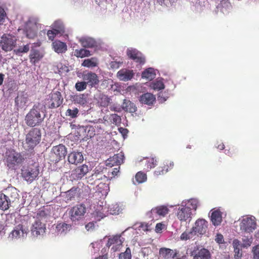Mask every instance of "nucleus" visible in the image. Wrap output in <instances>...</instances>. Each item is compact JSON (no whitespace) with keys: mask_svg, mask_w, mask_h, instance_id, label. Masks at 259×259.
I'll return each instance as SVG.
<instances>
[{"mask_svg":"<svg viewBox=\"0 0 259 259\" xmlns=\"http://www.w3.org/2000/svg\"><path fill=\"white\" fill-rule=\"evenodd\" d=\"M41 138V130L39 128H31L25 135V141L22 142L23 148L27 151H32L40 143Z\"/></svg>","mask_w":259,"mask_h":259,"instance_id":"1","label":"nucleus"},{"mask_svg":"<svg viewBox=\"0 0 259 259\" xmlns=\"http://www.w3.org/2000/svg\"><path fill=\"white\" fill-rule=\"evenodd\" d=\"M4 161L9 168L15 169L16 167L21 164L25 159L21 153L13 149H8L4 155Z\"/></svg>","mask_w":259,"mask_h":259,"instance_id":"2","label":"nucleus"},{"mask_svg":"<svg viewBox=\"0 0 259 259\" xmlns=\"http://www.w3.org/2000/svg\"><path fill=\"white\" fill-rule=\"evenodd\" d=\"M45 114H41L39 109L34 106L28 112L25 117V122L27 125L32 128L40 125L43 122Z\"/></svg>","mask_w":259,"mask_h":259,"instance_id":"3","label":"nucleus"},{"mask_svg":"<svg viewBox=\"0 0 259 259\" xmlns=\"http://www.w3.org/2000/svg\"><path fill=\"white\" fill-rule=\"evenodd\" d=\"M87 208L85 204L83 203L77 204L69 208L67 212L69 217L72 222H78L82 220L86 212Z\"/></svg>","mask_w":259,"mask_h":259,"instance_id":"4","label":"nucleus"},{"mask_svg":"<svg viewBox=\"0 0 259 259\" xmlns=\"http://www.w3.org/2000/svg\"><path fill=\"white\" fill-rule=\"evenodd\" d=\"M67 149L62 144L54 146L49 155V159L53 163H57L65 158Z\"/></svg>","mask_w":259,"mask_h":259,"instance_id":"5","label":"nucleus"},{"mask_svg":"<svg viewBox=\"0 0 259 259\" xmlns=\"http://www.w3.org/2000/svg\"><path fill=\"white\" fill-rule=\"evenodd\" d=\"M22 177L27 182H32L38 176L39 171L38 166L35 164H31L22 169Z\"/></svg>","mask_w":259,"mask_h":259,"instance_id":"6","label":"nucleus"},{"mask_svg":"<svg viewBox=\"0 0 259 259\" xmlns=\"http://www.w3.org/2000/svg\"><path fill=\"white\" fill-rule=\"evenodd\" d=\"M16 41L14 36L4 34L0 40V48L6 52L11 51L15 47Z\"/></svg>","mask_w":259,"mask_h":259,"instance_id":"7","label":"nucleus"},{"mask_svg":"<svg viewBox=\"0 0 259 259\" xmlns=\"http://www.w3.org/2000/svg\"><path fill=\"white\" fill-rule=\"evenodd\" d=\"M63 101V98L61 93L56 91L52 92L49 95V98L47 100V104L49 108H56L62 104Z\"/></svg>","mask_w":259,"mask_h":259,"instance_id":"8","label":"nucleus"},{"mask_svg":"<svg viewBox=\"0 0 259 259\" xmlns=\"http://www.w3.org/2000/svg\"><path fill=\"white\" fill-rule=\"evenodd\" d=\"M90 170V167L83 164L81 165L76 167L71 171L70 176L72 181H77L84 177Z\"/></svg>","mask_w":259,"mask_h":259,"instance_id":"9","label":"nucleus"},{"mask_svg":"<svg viewBox=\"0 0 259 259\" xmlns=\"http://www.w3.org/2000/svg\"><path fill=\"white\" fill-rule=\"evenodd\" d=\"M240 230L246 232H252L256 228L255 218L246 217L241 220L240 224Z\"/></svg>","mask_w":259,"mask_h":259,"instance_id":"10","label":"nucleus"},{"mask_svg":"<svg viewBox=\"0 0 259 259\" xmlns=\"http://www.w3.org/2000/svg\"><path fill=\"white\" fill-rule=\"evenodd\" d=\"M192 211L190 206L181 205L179 207L177 212V217L181 222L190 221L192 219Z\"/></svg>","mask_w":259,"mask_h":259,"instance_id":"11","label":"nucleus"},{"mask_svg":"<svg viewBox=\"0 0 259 259\" xmlns=\"http://www.w3.org/2000/svg\"><path fill=\"white\" fill-rule=\"evenodd\" d=\"M193 259H212L211 254L209 250L205 248L196 246L191 252Z\"/></svg>","mask_w":259,"mask_h":259,"instance_id":"12","label":"nucleus"},{"mask_svg":"<svg viewBox=\"0 0 259 259\" xmlns=\"http://www.w3.org/2000/svg\"><path fill=\"white\" fill-rule=\"evenodd\" d=\"M126 55L128 57L140 65L145 64L146 60L143 54L135 49H127Z\"/></svg>","mask_w":259,"mask_h":259,"instance_id":"13","label":"nucleus"},{"mask_svg":"<svg viewBox=\"0 0 259 259\" xmlns=\"http://www.w3.org/2000/svg\"><path fill=\"white\" fill-rule=\"evenodd\" d=\"M124 156L123 152H120L117 154H114L113 156L110 157L105 161L106 166L112 167L114 165L120 166L123 163Z\"/></svg>","mask_w":259,"mask_h":259,"instance_id":"14","label":"nucleus"},{"mask_svg":"<svg viewBox=\"0 0 259 259\" xmlns=\"http://www.w3.org/2000/svg\"><path fill=\"white\" fill-rule=\"evenodd\" d=\"M82 193V190L79 187L74 186L70 190L64 193V198L66 202H68L75 199L80 197Z\"/></svg>","mask_w":259,"mask_h":259,"instance_id":"15","label":"nucleus"},{"mask_svg":"<svg viewBox=\"0 0 259 259\" xmlns=\"http://www.w3.org/2000/svg\"><path fill=\"white\" fill-rule=\"evenodd\" d=\"M208 222L203 219H199L195 222L192 230L197 234L203 235L206 232Z\"/></svg>","mask_w":259,"mask_h":259,"instance_id":"16","label":"nucleus"},{"mask_svg":"<svg viewBox=\"0 0 259 259\" xmlns=\"http://www.w3.org/2000/svg\"><path fill=\"white\" fill-rule=\"evenodd\" d=\"M82 78L86 83L91 87L98 84L99 80L98 75L94 72H89L82 75Z\"/></svg>","mask_w":259,"mask_h":259,"instance_id":"17","label":"nucleus"},{"mask_svg":"<svg viewBox=\"0 0 259 259\" xmlns=\"http://www.w3.org/2000/svg\"><path fill=\"white\" fill-rule=\"evenodd\" d=\"M46 230L45 224L41 223L39 220H36L32 224L31 231L32 235L34 236L43 234Z\"/></svg>","mask_w":259,"mask_h":259,"instance_id":"18","label":"nucleus"},{"mask_svg":"<svg viewBox=\"0 0 259 259\" xmlns=\"http://www.w3.org/2000/svg\"><path fill=\"white\" fill-rule=\"evenodd\" d=\"M68 161L70 164L77 165L83 161V155L80 152H72L68 156Z\"/></svg>","mask_w":259,"mask_h":259,"instance_id":"19","label":"nucleus"},{"mask_svg":"<svg viewBox=\"0 0 259 259\" xmlns=\"http://www.w3.org/2000/svg\"><path fill=\"white\" fill-rule=\"evenodd\" d=\"M28 232V229L27 227H24L22 224H19L15 227L14 230L12 232V236L10 237L17 238L21 236L24 237V235H27Z\"/></svg>","mask_w":259,"mask_h":259,"instance_id":"20","label":"nucleus"},{"mask_svg":"<svg viewBox=\"0 0 259 259\" xmlns=\"http://www.w3.org/2000/svg\"><path fill=\"white\" fill-rule=\"evenodd\" d=\"M169 210L167 206L165 205H160L153 208L150 211V214L152 215H158L159 217H165L168 213ZM151 218H154L150 215Z\"/></svg>","mask_w":259,"mask_h":259,"instance_id":"21","label":"nucleus"},{"mask_svg":"<svg viewBox=\"0 0 259 259\" xmlns=\"http://www.w3.org/2000/svg\"><path fill=\"white\" fill-rule=\"evenodd\" d=\"M5 196L10 202L13 203L17 202L19 200V195L17 192V189L14 187L9 188L6 190Z\"/></svg>","mask_w":259,"mask_h":259,"instance_id":"22","label":"nucleus"},{"mask_svg":"<svg viewBox=\"0 0 259 259\" xmlns=\"http://www.w3.org/2000/svg\"><path fill=\"white\" fill-rule=\"evenodd\" d=\"M134 73L133 70L126 69H122L117 73V76L118 79L122 81H128L131 80L134 76Z\"/></svg>","mask_w":259,"mask_h":259,"instance_id":"23","label":"nucleus"},{"mask_svg":"<svg viewBox=\"0 0 259 259\" xmlns=\"http://www.w3.org/2000/svg\"><path fill=\"white\" fill-rule=\"evenodd\" d=\"M71 229V225L65 222L58 223L55 227L56 232L58 234L64 235L67 233Z\"/></svg>","mask_w":259,"mask_h":259,"instance_id":"24","label":"nucleus"},{"mask_svg":"<svg viewBox=\"0 0 259 259\" xmlns=\"http://www.w3.org/2000/svg\"><path fill=\"white\" fill-rule=\"evenodd\" d=\"M95 99L98 104L101 107H107L110 101V99L103 93H99L96 94Z\"/></svg>","mask_w":259,"mask_h":259,"instance_id":"25","label":"nucleus"},{"mask_svg":"<svg viewBox=\"0 0 259 259\" xmlns=\"http://www.w3.org/2000/svg\"><path fill=\"white\" fill-rule=\"evenodd\" d=\"M53 49L58 54L65 53L67 50V47L65 42L56 40L52 43Z\"/></svg>","mask_w":259,"mask_h":259,"instance_id":"26","label":"nucleus"},{"mask_svg":"<svg viewBox=\"0 0 259 259\" xmlns=\"http://www.w3.org/2000/svg\"><path fill=\"white\" fill-rule=\"evenodd\" d=\"M139 100L143 104L150 105L155 101V97L153 94L147 93L142 95Z\"/></svg>","mask_w":259,"mask_h":259,"instance_id":"27","label":"nucleus"},{"mask_svg":"<svg viewBox=\"0 0 259 259\" xmlns=\"http://www.w3.org/2000/svg\"><path fill=\"white\" fill-rule=\"evenodd\" d=\"M27 102V96L26 94L21 93L19 94L15 99V106L18 108H23Z\"/></svg>","mask_w":259,"mask_h":259,"instance_id":"28","label":"nucleus"},{"mask_svg":"<svg viewBox=\"0 0 259 259\" xmlns=\"http://www.w3.org/2000/svg\"><path fill=\"white\" fill-rule=\"evenodd\" d=\"M79 42L84 48H93L97 46L96 41L91 37H82L79 39Z\"/></svg>","mask_w":259,"mask_h":259,"instance_id":"29","label":"nucleus"},{"mask_svg":"<svg viewBox=\"0 0 259 259\" xmlns=\"http://www.w3.org/2000/svg\"><path fill=\"white\" fill-rule=\"evenodd\" d=\"M120 238V236L115 235L112 238H109L106 246L109 247L112 245H113L114 246L113 248L115 247V250H116L119 246L122 245V241Z\"/></svg>","mask_w":259,"mask_h":259,"instance_id":"30","label":"nucleus"},{"mask_svg":"<svg viewBox=\"0 0 259 259\" xmlns=\"http://www.w3.org/2000/svg\"><path fill=\"white\" fill-rule=\"evenodd\" d=\"M210 220L213 225L218 226L220 225L222 221L221 212L219 210H214L212 212L210 216Z\"/></svg>","mask_w":259,"mask_h":259,"instance_id":"31","label":"nucleus"},{"mask_svg":"<svg viewBox=\"0 0 259 259\" xmlns=\"http://www.w3.org/2000/svg\"><path fill=\"white\" fill-rule=\"evenodd\" d=\"M43 55L38 50L32 49L29 55L30 62L32 63L35 64L38 62L42 58Z\"/></svg>","mask_w":259,"mask_h":259,"instance_id":"32","label":"nucleus"},{"mask_svg":"<svg viewBox=\"0 0 259 259\" xmlns=\"http://www.w3.org/2000/svg\"><path fill=\"white\" fill-rule=\"evenodd\" d=\"M122 108L124 110L130 113H134L137 111L136 105L129 100H124Z\"/></svg>","mask_w":259,"mask_h":259,"instance_id":"33","label":"nucleus"},{"mask_svg":"<svg viewBox=\"0 0 259 259\" xmlns=\"http://www.w3.org/2000/svg\"><path fill=\"white\" fill-rule=\"evenodd\" d=\"M10 200H8L5 194H0V209L3 210H8L10 205Z\"/></svg>","mask_w":259,"mask_h":259,"instance_id":"34","label":"nucleus"},{"mask_svg":"<svg viewBox=\"0 0 259 259\" xmlns=\"http://www.w3.org/2000/svg\"><path fill=\"white\" fill-rule=\"evenodd\" d=\"M98 65V59L95 57L87 59L81 63V66L88 68H93L97 67Z\"/></svg>","mask_w":259,"mask_h":259,"instance_id":"35","label":"nucleus"},{"mask_svg":"<svg viewBox=\"0 0 259 259\" xmlns=\"http://www.w3.org/2000/svg\"><path fill=\"white\" fill-rule=\"evenodd\" d=\"M120 166H118L117 167L113 168L110 167V168L108 169L106 178H108L109 179L111 180L113 178H114L115 177L118 176L120 174Z\"/></svg>","mask_w":259,"mask_h":259,"instance_id":"36","label":"nucleus"},{"mask_svg":"<svg viewBox=\"0 0 259 259\" xmlns=\"http://www.w3.org/2000/svg\"><path fill=\"white\" fill-rule=\"evenodd\" d=\"M91 55V52L86 49H76L74 51V56L77 58H84L89 57Z\"/></svg>","mask_w":259,"mask_h":259,"instance_id":"37","label":"nucleus"},{"mask_svg":"<svg viewBox=\"0 0 259 259\" xmlns=\"http://www.w3.org/2000/svg\"><path fill=\"white\" fill-rule=\"evenodd\" d=\"M73 101L75 103L80 105H85L87 103V98L84 94H80L79 95H75L73 97Z\"/></svg>","mask_w":259,"mask_h":259,"instance_id":"38","label":"nucleus"},{"mask_svg":"<svg viewBox=\"0 0 259 259\" xmlns=\"http://www.w3.org/2000/svg\"><path fill=\"white\" fill-rule=\"evenodd\" d=\"M155 74L152 68H148L144 71L142 73L143 78H147L149 80H152L155 77Z\"/></svg>","mask_w":259,"mask_h":259,"instance_id":"39","label":"nucleus"},{"mask_svg":"<svg viewBox=\"0 0 259 259\" xmlns=\"http://www.w3.org/2000/svg\"><path fill=\"white\" fill-rule=\"evenodd\" d=\"M197 234L196 232H194L192 228L189 231H185L181 235V239L183 240H187L188 239H192L195 235Z\"/></svg>","mask_w":259,"mask_h":259,"instance_id":"40","label":"nucleus"},{"mask_svg":"<svg viewBox=\"0 0 259 259\" xmlns=\"http://www.w3.org/2000/svg\"><path fill=\"white\" fill-rule=\"evenodd\" d=\"M146 169L149 170L154 167L157 163V161L154 158H147L146 159Z\"/></svg>","mask_w":259,"mask_h":259,"instance_id":"41","label":"nucleus"},{"mask_svg":"<svg viewBox=\"0 0 259 259\" xmlns=\"http://www.w3.org/2000/svg\"><path fill=\"white\" fill-rule=\"evenodd\" d=\"M172 252V250L167 248H161L159 250L160 255L166 258L171 257Z\"/></svg>","mask_w":259,"mask_h":259,"instance_id":"42","label":"nucleus"},{"mask_svg":"<svg viewBox=\"0 0 259 259\" xmlns=\"http://www.w3.org/2000/svg\"><path fill=\"white\" fill-rule=\"evenodd\" d=\"M26 35L27 37L30 39H32L36 37L37 35V30L35 27L27 28L26 30Z\"/></svg>","mask_w":259,"mask_h":259,"instance_id":"43","label":"nucleus"},{"mask_svg":"<svg viewBox=\"0 0 259 259\" xmlns=\"http://www.w3.org/2000/svg\"><path fill=\"white\" fill-rule=\"evenodd\" d=\"M79 110L76 107H73L72 109H68L66 112V115L72 118L77 117Z\"/></svg>","mask_w":259,"mask_h":259,"instance_id":"44","label":"nucleus"},{"mask_svg":"<svg viewBox=\"0 0 259 259\" xmlns=\"http://www.w3.org/2000/svg\"><path fill=\"white\" fill-rule=\"evenodd\" d=\"M151 87L155 90L159 91L164 88V84L162 81L158 80L153 81L151 83Z\"/></svg>","mask_w":259,"mask_h":259,"instance_id":"45","label":"nucleus"},{"mask_svg":"<svg viewBox=\"0 0 259 259\" xmlns=\"http://www.w3.org/2000/svg\"><path fill=\"white\" fill-rule=\"evenodd\" d=\"M131 258H132L131 250L130 248V247H127L124 252H121L119 254L118 259H131Z\"/></svg>","mask_w":259,"mask_h":259,"instance_id":"46","label":"nucleus"},{"mask_svg":"<svg viewBox=\"0 0 259 259\" xmlns=\"http://www.w3.org/2000/svg\"><path fill=\"white\" fill-rule=\"evenodd\" d=\"M135 179L138 183H142L146 180L147 176L145 173L139 171L136 175Z\"/></svg>","mask_w":259,"mask_h":259,"instance_id":"47","label":"nucleus"},{"mask_svg":"<svg viewBox=\"0 0 259 259\" xmlns=\"http://www.w3.org/2000/svg\"><path fill=\"white\" fill-rule=\"evenodd\" d=\"M88 84L86 81H78L75 84V89L77 91H82L87 89Z\"/></svg>","mask_w":259,"mask_h":259,"instance_id":"48","label":"nucleus"},{"mask_svg":"<svg viewBox=\"0 0 259 259\" xmlns=\"http://www.w3.org/2000/svg\"><path fill=\"white\" fill-rule=\"evenodd\" d=\"M174 166L173 162L167 161L163 163V164L159 166L160 168H162L163 170H166V172L171 169Z\"/></svg>","mask_w":259,"mask_h":259,"instance_id":"49","label":"nucleus"},{"mask_svg":"<svg viewBox=\"0 0 259 259\" xmlns=\"http://www.w3.org/2000/svg\"><path fill=\"white\" fill-rule=\"evenodd\" d=\"M59 33V31L56 29L49 30L47 32L48 38L51 40H53L56 36Z\"/></svg>","mask_w":259,"mask_h":259,"instance_id":"50","label":"nucleus"},{"mask_svg":"<svg viewBox=\"0 0 259 259\" xmlns=\"http://www.w3.org/2000/svg\"><path fill=\"white\" fill-rule=\"evenodd\" d=\"M29 50V46L28 44H27L23 47H20L18 49L14 50V53L18 55L20 53H27Z\"/></svg>","mask_w":259,"mask_h":259,"instance_id":"51","label":"nucleus"},{"mask_svg":"<svg viewBox=\"0 0 259 259\" xmlns=\"http://www.w3.org/2000/svg\"><path fill=\"white\" fill-rule=\"evenodd\" d=\"M252 240L253 239L252 237H250V238L245 237L242 239L243 243L241 246L243 247H248L252 244Z\"/></svg>","mask_w":259,"mask_h":259,"instance_id":"52","label":"nucleus"},{"mask_svg":"<svg viewBox=\"0 0 259 259\" xmlns=\"http://www.w3.org/2000/svg\"><path fill=\"white\" fill-rule=\"evenodd\" d=\"M57 68L58 69L59 73L61 75L69 71L68 67L65 65H63L62 63L58 64L57 65Z\"/></svg>","mask_w":259,"mask_h":259,"instance_id":"53","label":"nucleus"},{"mask_svg":"<svg viewBox=\"0 0 259 259\" xmlns=\"http://www.w3.org/2000/svg\"><path fill=\"white\" fill-rule=\"evenodd\" d=\"M198 204V201L195 199H192L189 200L186 206H190L192 209L196 210Z\"/></svg>","mask_w":259,"mask_h":259,"instance_id":"54","label":"nucleus"},{"mask_svg":"<svg viewBox=\"0 0 259 259\" xmlns=\"http://www.w3.org/2000/svg\"><path fill=\"white\" fill-rule=\"evenodd\" d=\"M225 152L226 154L230 157H232L236 154L237 150L234 146H231L228 149H226Z\"/></svg>","mask_w":259,"mask_h":259,"instance_id":"55","label":"nucleus"},{"mask_svg":"<svg viewBox=\"0 0 259 259\" xmlns=\"http://www.w3.org/2000/svg\"><path fill=\"white\" fill-rule=\"evenodd\" d=\"M176 0H157V3L162 6L169 7L171 6L172 4L175 2Z\"/></svg>","mask_w":259,"mask_h":259,"instance_id":"56","label":"nucleus"},{"mask_svg":"<svg viewBox=\"0 0 259 259\" xmlns=\"http://www.w3.org/2000/svg\"><path fill=\"white\" fill-rule=\"evenodd\" d=\"M110 117L112 120L113 123L115 124H120L121 123V118L116 114H111Z\"/></svg>","mask_w":259,"mask_h":259,"instance_id":"57","label":"nucleus"},{"mask_svg":"<svg viewBox=\"0 0 259 259\" xmlns=\"http://www.w3.org/2000/svg\"><path fill=\"white\" fill-rule=\"evenodd\" d=\"M252 252L253 258L254 259H259V244L253 247Z\"/></svg>","mask_w":259,"mask_h":259,"instance_id":"58","label":"nucleus"},{"mask_svg":"<svg viewBox=\"0 0 259 259\" xmlns=\"http://www.w3.org/2000/svg\"><path fill=\"white\" fill-rule=\"evenodd\" d=\"M92 177L93 179H95V181L98 180H102L103 178H106V176L105 175H100L99 173H97L96 171L94 174H92Z\"/></svg>","mask_w":259,"mask_h":259,"instance_id":"59","label":"nucleus"},{"mask_svg":"<svg viewBox=\"0 0 259 259\" xmlns=\"http://www.w3.org/2000/svg\"><path fill=\"white\" fill-rule=\"evenodd\" d=\"M122 63V62L112 61L110 63V67L112 69H117L121 66Z\"/></svg>","mask_w":259,"mask_h":259,"instance_id":"60","label":"nucleus"},{"mask_svg":"<svg viewBox=\"0 0 259 259\" xmlns=\"http://www.w3.org/2000/svg\"><path fill=\"white\" fill-rule=\"evenodd\" d=\"M235 252V259H241L242 256V251L239 248L234 249Z\"/></svg>","mask_w":259,"mask_h":259,"instance_id":"61","label":"nucleus"},{"mask_svg":"<svg viewBox=\"0 0 259 259\" xmlns=\"http://www.w3.org/2000/svg\"><path fill=\"white\" fill-rule=\"evenodd\" d=\"M215 241L219 244H222L224 242V237L221 234H218L215 237Z\"/></svg>","mask_w":259,"mask_h":259,"instance_id":"62","label":"nucleus"},{"mask_svg":"<svg viewBox=\"0 0 259 259\" xmlns=\"http://www.w3.org/2000/svg\"><path fill=\"white\" fill-rule=\"evenodd\" d=\"M6 17V13L4 9L0 7V23L4 21L5 17Z\"/></svg>","mask_w":259,"mask_h":259,"instance_id":"63","label":"nucleus"},{"mask_svg":"<svg viewBox=\"0 0 259 259\" xmlns=\"http://www.w3.org/2000/svg\"><path fill=\"white\" fill-rule=\"evenodd\" d=\"M166 173V170H163L162 168H161L159 167H158L157 170L154 172L155 175L157 176L163 175Z\"/></svg>","mask_w":259,"mask_h":259,"instance_id":"64","label":"nucleus"}]
</instances>
